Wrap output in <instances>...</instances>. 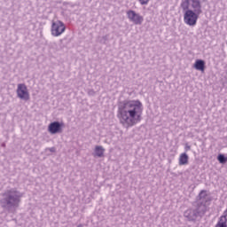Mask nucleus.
Here are the masks:
<instances>
[{
	"label": "nucleus",
	"instance_id": "1",
	"mask_svg": "<svg viewBox=\"0 0 227 227\" xmlns=\"http://www.w3.org/2000/svg\"><path fill=\"white\" fill-rule=\"evenodd\" d=\"M118 118L124 129H130L143 120V103L139 100H124L119 103Z\"/></svg>",
	"mask_w": 227,
	"mask_h": 227
},
{
	"label": "nucleus",
	"instance_id": "2",
	"mask_svg": "<svg viewBox=\"0 0 227 227\" xmlns=\"http://www.w3.org/2000/svg\"><path fill=\"white\" fill-rule=\"evenodd\" d=\"M23 196L24 193L20 192L17 188L5 190L2 193V200H0L1 208L9 214H15L17 212V208L20 207Z\"/></svg>",
	"mask_w": 227,
	"mask_h": 227
},
{
	"label": "nucleus",
	"instance_id": "3",
	"mask_svg": "<svg viewBox=\"0 0 227 227\" xmlns=\"http://www.w3.org/2000/svg\"><path fill=\"white\" fill-rule=\"evenodd\" d=\"M205 214H207L205 206L193 204L192 207H190L184 212V217L190 223H196V221L202 219Z\"/></svg>",
	"mask_w": 227,
	"mask_h": 227
},
{
	"label": "nucleus",
	"instance_id": "4",
	"mask_svg": "<svg viewBox=\"0 0 227 227\" xmlns=\"http://www.w3.org/2000/svg\"><path fill=\"white\" fill-rule=\"evenodd\" d=\"M181 8L182 10H190L200 15L203 13L201 0H182Z\"/></svg>",
	"mask_w": 227,
	"mask_h": 227
},
{
	"label": "nucleus",
	"instance_id": "5",
	"mask_svg": "<svg viewBox=\"0 0 227 227\" xmlns=\"http://www.w3.org/2000/svg\"><path fill=\"white\" fill-rule=\"evenodd\" d=\"M184 12V22L187 26L194 27L198 23V19H200V13L194 12V11H190V9H183Z\"/></svg>",
	"mask_w": 227,
	"mask_h": 227
},
{
	"label": "nucleus",
	"instance_id": "6",
	"mask_svg": "<svg viewBox=\"0 0 227 227\" xmlns=\"http://www.w3.org/2000/svg\"><path fill=\"white\" fill-rule=\"evenodd\" d=\"M65 31H67V27L65 26V23H63V21H52L51 28V33L52 36H61Z\"/></svg>",
	"mask_w": 227,
	"mask_h": 227
},
{
	"label": "nucleus",
	"instance_id": "7",
	"mask_svg": "<svg viewBox=\"0 0 227 227\" xmlns=\"http://www.w3.org/2000/svg\"><path fill=\"white\" fill-rule=\"evenodd\" d=\"M210 201H212V199L210 198V196H208V194H207V191L202 190L199 193L198 200L195 202V205H197L198 207L202 205L203 207H205L207 211V207L210 205Z\"/></svg>",
	"mask_w": 227,
	"mask_h": 227
},
{
	"label": "nucleus",
	"instance_id": "8",
	"mask_svg": "<svg viewBox=\"0 0 227 227\" xmlns=\"http://www.w3.org/2000/svg\"><path fill=\"white\" fill-rule=\"evenodd\" d=\"M16 93L18 98H20V100H29V91L27 90V87L26 86V84L19 83Z\"/></svg>",
	"mask_w": 227,
	"mask_h": 227
},
{
	"label": "nucleus",
	"instance_id": "9",
	"mask_svg": "<svg viewBox=\"0 0 227 227\" xmlns=\"http://www.w3.org/2000/svg\"><path fill=\"white\" fill-rule=\"evenodd\" d=\"M128 19L130 22H133L136 26H141L145 19L139 13H137L136 11L129 10L127 12Z\"/></svg>",
	"mask_w": 227,
	"mask_h": 227
},
{
	"label": "nucleus",
	"instance_id": "10",
	"mask_svg": "<svg viewBox=\"0 0 227 227\" xmlns=\"http://www.w3.org/2000/svg\"><path fill=\"white\" fill-rule=\"evenodd\" d=\"M65 127V123L59 121H53L50 123L48 131L50 134H58L61 132V128Z\"/></svg>",
	"mask_w": 227,
	"mask_h": 227
},
{
	"label": "nucleus",
	"instance_id": "11",
	"mask_svg": "<svg viewBox=\"0 0 227 227\" xmlns=\"http://www.w3.org/2000/svg\"><path fill=\"white\" fill-rule=\"evenodd\" d=\"M106 149L102 145H96L92 153L93 157H98L99 159L104 157Z\"/></svg>",
	"mask_w": 227,
	"mask_h": 227
},
{
	"label": "nucleus",
	"instance_id": "12",
	"mask_svg": "<svg viewBox=\"0 0 227 227\" xmlns=\"http://www.w3.org/2000/svg\"><path fill=\"white\" fill-rule=\"evenodd\" d=\"M186 164H189V155L184 153L179 157V165L185 166Z\"/></svg>",
	"mask_w": 227,
	"mask_h": 227
},
{
	"label": "nucleus",
	"instance_id": "13",
	"mask_svg": "<svg viewBox=\"0 0 227 227\" xmlns=\"http://www.w3.org/2000/svg\"><path fill=\"white\" fill-rule=\"evenodd\" d=\"M194 68L196 70H200V72H205V62L201 59H198L195 61Z\"/></svg>",
	"mask_w": 227,
	"mask_h": 227
},
{
	"label": "nucleus",
	"instance_id": "14",
	"mask_svg": "<svg viewBox=\"0 0 227 227\" xmlns=\"http://www.w3.org/2000/svg\"><path fill=\"white\" fill-rule=\"evenodd\" d=\"M215 227H227V220H226V218H222L220 216V218H219V220H218V222H217V223L215 224Z\"/></svg>",
	"mask_w": 227,
	"mask_h": 227
},
{
	"label": "nucleus",
	"instance_id": "15",
	"mask_svg": "<svg viewBox=\"0 0 227 227\" xmlns=\"http://www.w3.org/2000/svg\"><path fill=\"white\" fill-rule=\"evenodd\" d=\"M217 160L220 162V164H226V156H224V154H219L217 156Z\"/></svg>",
	"mask_w": 227,
	"mask_h": 227
},
{
	"label": "nucleus",
	"instance_id": "16",
	"mask_svg": "<svg viewBox=\"0 0 227 227\" xmlns=\"http://www.w3.org/2000/svg\"><path fill=\"white\" fill-rule=\"evenodd\" d=\"M99 42L100 43H106V42H107V35L101 37Z\"/></svg>",
	"mask_w": 227,
	"mask_h": 227
},
{
	"label": "nucleus",
	"instance_id": "17",
	"mask_svg": "<svg viewBox=\"0 0 227 227\" xmlns=\"http://www.w3.org/2000/svg\"><path fill=\"white\" fill-rule=\"evenodd\" d=\"M46 150H49V152H51V153H54V152H56L55 147H50V148H47Z\"/></svg>",
	"mask_w": 227,
	"mask_h": 227
},
{
	"label": "nucleus",
	"instance_id": "18",
	"mask_svg": "<svg viewBox=\"0 0 227 227\" xmlns=\"http://www.w3.org/2000/svg\"><path fill=\"white\" fill-rule=\"evenodd\" d=\"M150 0H139L140 4H146Z\"/></svg>",
	"mask_w": 227,
	"mask_h": 227
},
{
	"label": "nucleus",
	"instance_id": "19",
	"mask_svg": "<svg viewBox=\"0 0 227 227\" xmlns=\"http://www.w3.org/2000/svg\"><path fill=\"white\" fill-rule=\"evenodd\" d=\"M184 150H185V152H189V150H191V145L186 144L184 146Z\"/></svg>",
	"mask_w": 227,
	"mask_h": 227
},
{
	"label": "nucleus",
	"instance_id": "20",
	"mask_svg": "<svg viewBox=\"0 0 227 227\" xmlns=\"http://www.w3.org/2000/svg\"><path fill=\"white\" fill-rule=\"evenodd\" d=\"M89 95H95V91L93 90H90L88 91Z\"/></svg>",
	"mask_w": 227,
	"mask_h": 227
},
{
	"label": "nucleus",
	"instance_id": "21",
	"mask_svg": "<svg viewBox=\"0 0 227 227\" xmlns=\"http://www.w3.org/2000/svg\"><path fill=\"white\" fill-rule=\"evenodd\" d=\"M84 225L83 224H79L77 227H83Z\"/></svg>",
	"mask_w": 227,
	"mask_h": 227
}]
</instances>
